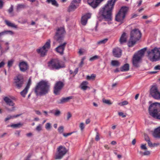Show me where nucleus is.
Instances as JSON below:
<instances>
[{"mask_svg": "<svg viewBox=\"0 0 160 160\" xmlns=\"http://www.w3.org/2000/svg\"><path fill=\"white\" fill-rule=\"evenodd\" d=\"M88 82L87 81L83 82L81 84V88L83 90H86L88 88L87 85L88 84Z\"/></svg>", "mask_w": 160, "mask_h": 160, "instance_id": "nucleus-26", "label": "nucleus"}, {"mask_svg": "<svg viewBox=\"0 0 160 160\" xmlns=\"http://www.w3.org/2000/svg\"><path fill=\"white\" fill-rule=\"evenodd\" d=\"M13 61L12 60H10L8 61V67L10 68L12 66L13 64Z\"/></svg>", "mask_w": 160, "mask_h": 160, "instance_id": "nucleus-41", "label": "nucleus"}, {"mask_svg": "<svg viewBox=\"0 0 160 160\" xmlns=\"http://www.w3.org/2000/svg\"><path fill=\"white\" fill-rule=\"evenodd\" d=\"M5 64V62L3 61H2L1 62H0V68L3 67L4 65Z\"/></svg>", "mask_w": 160, "mask_h": 160, "instance_id": "nucleus-58", "label": "nucleus"}, {"mask_svg": "<svg viewBox=\"0 0 160 160\" xmlns=\"http://www.w3.org/2000/svg\"><path fill=\"white\" fill-rule=\"evenodd\" d=\"M91 17V14L89 13H88L82 16L81 19V24L83 25H85L87 23L88 19Z\"/></svg>", "mask_w": 160, "mask_h": 160, "instance_id": "nucleus-16", "label": "nucleus"}, {"mask_svg": "<svg viewBox=\"0 0 160 160\" xmlns=\"http://www.w3.org/2000/svg\"><path fill=\"white\" fill-rule=\"evenodd\" d=\"M81 1V0H73L71 2H72L74 4H76V5L80 3Z\"/></svg>", "mask_w": 160, "mask_h": 160, "instance_id": "nucleus-48", "label": "nucleus"}, {"mask_svg": "<svg viewBox=\"0 0 160 160\" xmlns=\"http://www.w3.org/2000/svg\"><path fill=\"white\" fill-rule=\"evenodd\" d=\"M4 22L5 23L6 25H7L9 27L14 28H17V25L11 23V22H10L7 20H5Z\"/></svg>", "mask_w": 160, "mask_h": 160, "instance_id": "nucleus-25", "label": "nucleus"}, {"mask_svg": "<svg viewBox=\"0 0 160 160\" xmlns=\"http://www.w3.org/2000/svg\"><path fill=\"white\" fill-rule=\"evenodd\" d=\"M73 132H70L68 133H63V135L65 137H67L69 135H71Z\"/></svg>", "mask_w": 160, "mask_h": 160, "instance_id": "nucleus-55", "label": "nucleus"}, {"mask_svg": "<svg viewBox=\"0 0 160 160\" xmlns=\"http://www.w3.org/2000/svg\"><path fill=\"white\" fill-rule=\"evenodd\" d=\"M78 6V5L77 6L71 2L68 8V11L69 12L73 11L77 8Z\"/></svg>", "mask_w": 160, "mask_h": 160, "instance_id": "nucleus-20", "label": "nucleus"}, {"mask_svg": "<svg viewBox=\"0 0 160 160\" xmlns=\"http://www.w3.org/2000/svg\"><path fill=\"white\" fill-rule=\"evenodd\" d=\"M48 66L49 68L52 70H58L64 67V65L60 64L58 59H52L48 62Z\"/></svg>", "mask_w": 160, "mask_h": 160, "instance_id": "nucleus-8", "label": "nucleus"}, {"mask_svg": "<svg viewBox=\"0 0 160 160\" xmlns=\"http://www.w3.org/2000/svg\"><path fill=\"white\" fill-rule=\"evenodd\" d=\"M24 7V6L23 5L20 4H18L17 8V10L18 11L21 8H23Z\"/></svg>", "mask_w": 160, "mask_h": 160, "instance_id": "nucleus-44", "label": "nucleus"}, {"mask_svg": "<svg viewBox=\"0 0 160 160\" xmlns=\"http://www.w3.org/2000/svg\"><path fill=\"white\" fill-rule=\"evenodd\" d=\"M148 112L153 118L160 120V103L155 102L151 104L148 108Z\"/></svg>", "mask_w": 160, "mask_h": 160, "instance_id": "nucleus-4", "label": "nucleus"}, {"mask_svg": "<svg viewBox=\"0 0 160 160\" xmlns=\"http://www.w3.org/2000/svg\"><path fill=\"white\" fill-rule=\"evenodd\" d=\"M4 4V2L2 0H0V9H1Z\"/></svg>", "mask_w": 160, "mask_h": 160, "instance_id": "nucleus-53", "label": "nucleus"}, {"mask_svg": "<svg viewBox=\"0 0 160 160\" xmlns=\"http://www.w3.org/2000/svg\"><path fill=\"white\" fill-rule=\"evenodd\" d=\"M21 115H22V114H17L16 115H14L13 116H9L8 117L6 118H5V121L6 122L7 121H8L9 120H10V119H11V118H17L18 117L20 116Z\"/></svg>", "mask_w": 160, "mask_h": 160, "instance_id": "nucleus-32", "label": "nucleus"}, {"mask_svg": "<svg viewBox=\"0 0 160 160\" xmlns=\"http://www.w3.org/2000/svg\"><path fill=\"white\" fill-rule=\"evenodd\" d=\"M46 2L48 3H51L52 5L57 7L58 6V4L56 0H47Z\"/></svg>", "mask_w": 160, "mask_h": 160, "instance_id": "nucleus-27", "label": "nucleus"}, {"mask_svg": "<svg viewBox=\"0 0 160 160\" xmlns=\"http://www.w3.org/2000/svg\"><path fill=\"white\" fill-rule=\"evenodd\" d=\"M64 28L62 27L58 28L57 30L54 38L60 45L55 48L57 52L61 55L63 54V52L67 44L66 42H63L65 33Z\"/></svg>", "mask_w": 160, "mask_h": 160, "instance_id": "nucleus-2", "label": "nucleus"}, {"mask_svg": "<svg viewBox=\"0 0 160 160\" xmlns=\"http://www.w3.org/2000/svg\"><path fill=\"white\" fill-rule=\"evenodd\" d=\"M96 75L94 74H92L91 76L88 75L86 77V79L88 80H94Z\"/></svg>", "mask_w": 160, "mask_h": 160, "instance_id": "nucleus-35", "label": "nucleus"}, {"mask_svg": "<svg viewBox=\"0 0 160 160\" xmlns=\"http://www.w3.org/2000/svg\"><path fill=\"white\" fill-rule=\"evenodd\" d=\"M154 69L155 70H160V65H158L155 66L154 68Z\"/></svg>", "mask_w": 160, "mask_h": 160, "instance_id": "nucleus-56", "label": "nucleus"}, {"mask_svg": "<svg viewBox=\"0 0 160 160\" xmlns=\"http://www.w3.org/2000/svg\"><path fill=\"white\" fill-rule=\"evenodd\" d=\"M32 133L30 132L29 133H28L26 134V136L28 137H30L32 136Z\"/></svg>", "mask_w": 160, "mask_h": 160, "instance_id": "nucleus-62", "label": "nucleus"}, {"mask_svg": "<svg viewBox=\"0 0 160 160\" xmlns=\"http://www.w3.org/2000/svg\"><path fill=\"white\" fill-rule=\"evenodd\" d=\"M144 138L146 142H148V141L150 140V139L149 137H148V136L146 134H144Z\"/></svg>", "mask_w": 160, "mask_h": 160, "instance_id": "nucleus-49", "label": "nucleus"}, {"mask_svg": "<svg viewBox=\"0 0 160 160\" xmlns=\"http://www.w3.org/2000/svg\"><path fill=\"white\" fill-rule=\"evenodd\" d=\"M117 0H108L105 5L100 9L97 16L99 21H101L103 19L108 21L112 20V11Z\"/></svg>", "mask_w": 160, "mask_h": 160, "instance_id": "nucleus-1", "label": "nucleus"}, {"mask_svg": "<svg viewBox=\"0 0 160 160\" xmlns=\"http://www.w3.org/2000/svg\"><path fill=\"white\" fill-rule=\"evenodd\" d=\"M72 96H70L66 98H63L60 100V102H58V103L59 104L63 103L68 102L69 100L72 99Z\"/></svg>", "mask_w": 160, "mask_h": 160, "instance_id": "nucleus-22", "label": "nucleus"}, {"mask_svg": "<svg viewBox=\"0 0 160 160\" xmlns=\"http://www.w3.org/2000/svg\"><path fill=\"white\" fill-rule=\"evenodd\" d=\"M140 147L141 149L143 150H147V148L146 146V144H142ZM150 154L151 152L150 151L147 150H146L143 153V155L148 156L150 155Z\"/></svg>", "mask_w": 160, "mask_h": 160, "instance_id": "nucleus-19", "label": "nucleus"}, {"mask_svg": "<svg viewBox=\"0 0 160 160\" xmlns=\"http://www.w3.org/2000/svg\"><path fill=\"white\" fill-rule=\"evenodd\" d=\"M14 84L15 87L18 89H20L24 84V79L21 75H17L14 78Z\"/></svg>", "mask_w": 160, "mask_h": 160, "instance_id": "nucleus-10", "label": "nucleus"}, {"mask_svg": "<svg viewBox=\"0 0 160 160\" xmlns=\"http://www.w3.org/2000/svg\"><path fill=\"white\" fill-rule=\"evenodd\" d=\"M64 86L63 82L61 81L57 82L54 88V93L56 95H58L59 92L61 90Z\"/></svg>", "mask_w": 160, "mask_h": 160, "instance_id": "nucleus-14", "label": "nucleus"}, {"mask_svg": "<svg viewBox=\"0 0 160 160\" xmlns=\"http://www.w3.org/2000/svg\"><path fill=\"white\" fill-rule=\"evenodd\" d=\"M28 89H29L25 87L24 89L20 92V94L22 97L24 98L25 97L27 93Z\"/></svg>", "mask_w": 160, "mask_h": 160, "instance_id": "nucleus-31", "label": "nucleus"}, {"mask_svg": "<svg viewBox=\"0 0 160 160\" xmlns=\"http://www.w3.org/2000/svg\"><path fill=\"white\" fill-rule=\"evenodd\" d=\"M153 136L155 138H160V127L155 129Z\"/></svg>", "mask_w": 160, "mask_h": 160, "instance_id": "nucleus-21", "label": "nucleus"}, {"mask_svg": "<svg viewBox=\"0 0 160 160\" xmlns=\"http://www.w3.org/2000/svg\"><path fill=\"white\" fill-rule=\"evenodd\" d=\"M108 38H105L103 40H102L97 42V44H105L108 41Z\"/></svg>", "mask_w": 160, "mask_h": 160, "instance_id": "nucleus-37", "label": "nucleus"}, {"mask_svg": "<svg viewBox=\"0 0 160 160\" xmlns=\"http://www.w3.org/2000/svg\"><path fill=\"white\" fill-rule=\"evenodd\" d=\"M31 83V80L29 79L28 81V82L27 84V85L26 87V88L29 89L30 88V85Z\"/></svg>", "mask_w": 160, "mask_h": 160, "instance_id": "nucleus-47", "label": "nucleus"}, {"mask_svg": "<svg viewBox=\"0 0 160 160\" xmlns=\"http://www.w3.org/2000/svg\"><path fill=\"white\" fill-rule=\"evenodd\" d=\"M22 125V124L19 123L17 124H12L10 126L14 128H17L20 127Z\"/></svg>", "mask_w": 160, "mask_h": 160, "instance_id": "nucleus-33", "label": "nucleus"}, {"mask_svg": "<svg viewBox=\"0 0 160 160\" xmlns=\"http://www.w3.org/2000/svg\"><path fill=\"white\" fill-rule=\"evenodd\" d=\"M58 131L60 133H62L64 131V127L63 126L59 127L58 128Z\"/></svg>", "mask_w": 160, "mask_h": 160, "instance_id": "nucleus-40", "label": "nucleus"}, {"mask_svg": "<svg viewBox=\"0 0 160 160\" xmlns=\"http://www.w3.org/2000/svg\"><path fill=\"white\" fill-rule=\"evenodd\" d=\"M118 114L119 116H122V118H125L126 117V115H124L122 112H119Z\"/></svg>", "mask_w": 160, "mask_h": 160, "instance_id": "nucleus-52", "label": "nucleus"}, {"mask_svg": "<svg viewBox=\"0 0 160 160\" xmlns=\"http://www.w3.org/2000/svg\"><path fill=\"white\" fill-rule=\"evenodd\" d=\"M122 51L118 48L113 49L112 53L113 56L116 58H120L122 55Z\"/></svg>", "mask_w": 160, "mask_h": 160, "instance_id": "nucleus-17", "label": "nucleus"}, {"mask_svg": "<svg viewBox=\"0 0 160 160\" xmlns=\"http://www.w3.org/2000/svg\"><path fill=\"white\" fill-rule=\"evenodd\" d=\"M127 37L125 32H123L122 35L120 39L119 42L120 44H122L126 42Z\"/></svg>", "mask_w": 160, "mask_h": 160, "instance_id": "nucleus-18", "label": "nucleus"}, {"mask_svg": "<svg viewBox=\"0 0 160 160\" xmlns=\"http://www.w3.org/2000/svg\"><path fill=\"white\" fill-rule=\"evenodd\" d=\"M128 8L127 7H122L119 10L115 17V20L121 23H123V19L125 18L126 14L128 12Z\"/></svg>", "mask_w": 160, "mask_h": 160, "instance_id": "nucleus-7", "label": "nucleus"}, {"mask_svg": "<svg viewBox=\"0 0 160 160\" xmlns=\"http://www.w3.org/2000/svg\"><path fill=\"white\" fill-rule=\"evenodd\" d=\"M142 58L141 57H140L138 55L135 54L133 57L132 60L137 61L140 62V61L142 59Z\"/></svg>", "mask_w": 160, "mask_h": 160, "instance_id": "nucleus-29", "label": "nucleus"}, {"mask_svg": "<svg viewBox=\"0 0 160 160\" xmlns=\"http://www.w3.org/2000/svg\"><path fill=\"white\" fill-rule=\"evenodd\" d=\"M9 34L11 35L13 34V32L11 31H4L0 32V37L5 34Z\"/></svg>", "mask_w": 160, "mask_h": 160, "instance_id": "nucleus-28", "label": "nucleus"}, {"mask_svg": "<svg viewBox=\"0 0 160 160\" xmlns=\"http://www.w3.org/2000/svg\"><path fill=\"white\" fill-rule=\"evenodd\" d=\"M148 144V145L150 147H152V142L150 141V140L147 142Z\"/></svg>", "mask_w": 160, "mask_h": 160, "instance_id": "nucleus-57", "label": "nucleus"}, {"mask_svg": "<svg viewBox=\"0 0 160 160\" xmlns=\"http://www.w3.org/2000/svg\"><path fill=\"white\" fill-rule=\"evenodd\" d=\"M150 94L153 98L157 100L160 99V92L156 86H153L150 90Z\"/></svg>", "mask_w": 160, "mask_h": 160, "instance_id": "nucleus-12", "label": "nucleus"}, {"mask_svg": "<svg viewBox=\"0 0 160 160\" xmlns=\"http://www.w3.org/2000/svg\"><path fill=\"white\" fill-rule=\"evenodd\" d=\"M128 104V102L127 101H123L121 102L118 103V105L121 106H122L125 105H127Z\"/></svg>", "mask_w": 160, "mask_h": 160, "instance_id": "nucleus-43", "label": "nucleus"}, {"mask_svg": "<svg viewBox=\"0 0 160 160\" xmlns=\"http://www.w3.org/2000/svg\"><path fill=\"white\" fill-rule=\"evenodd\" d=\"M78 68H77L73 72V73L75 75L77 73V72H78Z\"/></svg>", "mask_w": 160, "mask_h": 160, "instance_id": "nucleus-61", "label": "nucleus"}, {"mask_svg": "<svg viewBox=\"0 0 160 160\" xmlns=\"http://www.w3.org/2000/svg\"><path fill=\"white\" fill-rule=\"evenodd\" d=\"M148 59L152 62L160 61V48L156 47L147 52Z\"/></svg>", "mask_w": 160, "mask_h": 160, "instance_id": "nucleus-6", "label": "nucleus"}, {"mask_svg": "<svg viewBox=\"0 0 160 160\" xmlns=\"http://www.w3.org/2000/svg\"><path fill=\"white\" fill-rule=\"evenodd\" d=\"M79 128H80L81 130L82 131L84 128V124L83 122H81L79 125Z\"/></svg>", "mask_w": 160, "mask_h": 160, "instance_id": "nucleus-46", "label": "nucleus"}, {"mask_svg": "<svg viewBox=\"0 0 160 160\" xmlns=\"http://www.w3.org/2000/svg\"><path fill=\"white\" fill-rule=\"evenodd\" d=\"M111 64L113 66L118 67L120 66V63L118 60H112Z\"/></svg>", "mask_w": 160, "mask_h": 160, "instance_id": "nucleus-30", "label": "nucleus"}, {"mask_svg": "<svg viewBox=\"0 0 160 160\" xmlns=\"http://www.w3.org/2000/svg\"><path fill=\"white\" fill-rule=\"evenodd\" d=\"M13 11V6L12 5H11L10 8L8 10V12L9 13H11V12H12Z\"/></svg>", "mask_w": 160, "mask_h": 160, "instance_id": "nucleus-51", "label": "nucleus"}, {"mask_svg": "<svg viewBox=\"0 0 160 160\" xmlns=\"http://www.w3.org/2000/svg\"><path fill=\"white\" fill-rule=\"evenodd\" d=\"M51 127L52 126L50 123L48 122L46 123L45 128L47 130H49L51 129Z\"/></svg>", "mask_w": 160, "mask_h": 160, "instance_id": "nucleus-38", "label": "nucleus"}, {"mask_svg": "<svg viewBox=\"0 0 160 160\" xmlns=\"http://www.w3.org/2000/svg\"><path fill=\"white\" fill-rule=\"evenodd\" d=\"M140 62L134 60H132V63L133 66L136 67L138 68L140 66L139 63Z\"/></svg>", "mask_w": 160, "mask_h": 160, "instance_id": "nucleus-34", "label": "nucleus"}, {"mask_svg": "<svg viewBox=\"0 0 160 160\" xmlns=\"http://www.w3.org/2000/svg\"><path fill=\"white\" fill-rule=\"evenodd\" d=\"M50 84L48 81L42 80L38 83L35 89L37 96H43L48 94L50 91Z\"/></svg>", "mask_w": 160, "mask_h": 160, "instance_id": "nucleus-3", "label": "nucleus"}, {"mask_svg": "<svg viewBox=\"0 0 160 160\" xmlns=\"http://www.w3.org/2000/svg\"><path fill=\"white\" fill-rule=\"evenodd\" d=\"M50 40H48L42 48L37 49V52L40 54L41 56L43 57L46 55L48 49L50 48Z\"/></svg>", "mask_w": 160, "mask_h": 160, "instance_id": "nucleus-9", "label": "nucleus"}, {"mask_svg": "<svg viewBox=\"0 0 160 160\" xmlns=\"http://www.w3.org/2000/svg\"><path fill=\"white\" fill-rule=\"evenodd\" d=\"M95 140L97 141H98L100 140L99 134L98 132H97L96 137L95 138Z\"/></svg>", "mask_w": 160, "mask_h": 160, "instance_id": "nucleus-50", "label": "nucleus"}, {"mask_svg": "<svg viewBox=\"0 0 160 160\" xmlns=\"http://www.w3.org/2000/svg\"><path fill=\"white\" fill-rule=\"evenodd\" d=\"M36 129L37 131L38 132L41 131L42 129V125L39 124L37 127Z\"/></svg>", "mask_w": 160, "mask_h": 160, "instance_id": "nucleus-45", "label": "nucleus"}, {"mask_svg": "<svg viewBox=\"0 0 160 160\" xmlns=\"http://www.w3.org/2000/svg\"><path fill=\"white\" fill-rule=\"evenodd\" d=\"M99 58V57L97 55H95L94 56L91 58L89 59V60L91 61H93L94 60L98 59Z\"/></svg>", "mask_w": 160, "mask_h": 160, "instance_id": "nucleus-42", "label": "nucleus"}, {"mask_svg": "<svg viewBox=\"0 0 160 160\" xmlns=\"http://www.w3.org/2000/svg\"><path fill=\"white\" fill-rule=\"evenodd\" d=\"M61 113V112L59 110L56 109L55 110L54 115L56 117H58L60 115Z\"/></svg>", "mask_w": 160, "mask_h": 160, "instance_id": "nucleus-39", "label": "nucleus"}, {"mask_svg": "<svg viewBox=\"0 0 160 160\" xmlns=\"http://www.w3.org/2000/svg\"><path fill=\"white\" fill-rule=\"evenodd\" d=\"M142 34L138 29H135L132 30L130 32V37L128 42L129 47H133L141 38Z\"/></svg>", "mask_w": 160, "mask_h": 160, "instance_id": "nucleus-5", "label": "nucleus"}, {"mask_svg": "<svg viewBox=\"0 0 160 160\" xmlns=\"http://www.w3.org/2000/svg\"><path fill=\"white\" fill-rule=\"evenodd\" d=\"M91 120L90 118H88L85 121V123L86 124H88L90 122Z\"/></svg>", "mask_w": 160, "mask_h": 160, "instance_id": "nucleus-59", "label": "nucleus"}, {"mask_svg": "<svg viewBox=\"0 0 160 160\" xmlns=\"http://www.w3.org/2000/svg\"><path fill=\"white\" fill-rule=\"evenodd\" d=\"M58 153L55 155V159H61L62 157L67 152V150L66 148L62 146H60L58 148Z\"/></svg>", "mask_w": 160, "mask_h": 160, "instance_id": "nucleus-11", "label": "nucleus"}, {"mask_svg": "<svg viewBox=\"0 0 160 160\" xmlns=\"http://www.w3.org/2000/svg\"><path fill=\"white\" fill-rule=\"evenodd\" d=\"M55 110H54V109L51 110L48 112V113H53L54 114V112H55Z\"/></svg>", "mask_w": 160, "mask_h": 160, "instance_id": "nucleus-63", "label": "nucleus"}, {"mask_svg": "<svg viewBox=\"0 0 160 160\" xmlns=\"http://www.w3.org/2000/svg\"><path fill=\"white\" fill-rule=\"evenodd\" d=\"M35 112L37 114L39 115H41V112L39 111L36 110V111H35Z\"/></svg>", "mask_w": 160, "mask_h": 160, "instance_id": "nucleus-64", "label": "nucleus"}, {"mask_svg": "<svg viewBox=\"0 0 160 160\" xmlns=\"http://www.w3.org/2000/svg\"><path fill=\"white\" fill-rule=\"evenodd\" d=\"M71 117L72 115L71 113L69 112H68L67 113V119L68 120Z\"/></svg>", "mask_w": 160, "mask_h": 160, "instance_id": "nucleus-54", "label": "nucleus"}, {"mask_svg": "<svg viewBox=\"0 0 160 160\" xmlns=\"http://www.w3.org/2000/svg\"><path fill=\"white\" fill-rule=\"evenodd\" d=\"M102 101L103 103H105L108 105H111L112 104V103L111 102L110 100H106L104 98H103L102 99Z\"/></svg>", "mask_w": 160, "mask_h": 160, "instance_id": "nucleus-36", "label": "nucleus"}, {"mask_svg": "<svg viewBox=\"0 0 160 160\" xmlns=\"http://www.w3.org/2000/svg\"><path fill=\"white\" fill-rule=\"evenodd\" d=\"M147 48H145L143 49H142L138 51L137 53H135V54L138 55L140 57H141L142 58V57L143 56L145 51L146 50Z\"/></svg>", "mask_w": 160, "mask_h": 160, "instance_id": "nucleus-24", "label": "nucleus"}, {"mask_svg": "<svg viewBox=\"0 0 160 160\" xmlns=\"http://www.w3.org/2000/svg\"><path fill=\"white\" fill-rule=\"evenodd\" d=\"M120 71L122 72H126L129 70V65L128 63L124 64L120 68Z\"/></svg>", "mask_w": 160, "mask_h": 160, "instance_id": "nucleus-23", "label": "nucleus"}, {"mask_svg": "<svg viewBox=\"0 0 160 160\" xmlns=\"http://www.w3.org/2000/svg\"><path fill=\"white\" fill-rule=\"evenodd\" d=\"M43 112L44 113L46 117H48L49 115L48 114V112L46 111H43Z\"/></svg>", "mask_w": 160, "mask_h": 160, "instance_id": "nucleus-60", "label": "nucleus"}, {"mask_svg": "<svg viewBox=\"0 0 160 160\" xmlns=\"http://www.w3.org/2000/svg\"><path fill=\"white\" fill-rule=\"evenodd\" d=\"M3 99L6 104L9 106H12V109L6 107L5 109L9 112H12L15 110V107H14L15 103L13 102L8 97H5L3 98Z\"/></svg>", "mask_w": 160, "mask_h": 160, "instance_id": "nucleus-13", "label": "nucleus"}, {"mask_svg": "<svg viewBox=\"0 0 160 160\" xmlns=\"http://www.w3.org/2000/svg\"><path fill=\"white\" fill-rule=\"evenodd\" d=\"M19 67L20 71L23 72H26L29 68L28 63L24 61L20 62L19 64Z\"/></svg>", "mask_w": 160, "mask_h": 160, "instance_id": "nucleus-15", "label": "nucleus"}]
</instances>
